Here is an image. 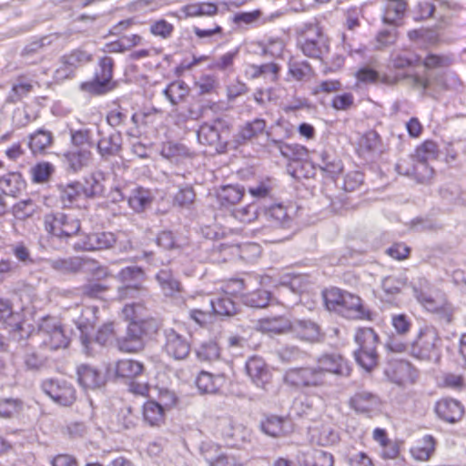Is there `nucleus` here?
<instances>
[{"label":"nucleus","instance_id":"nucleus-1","mask_svg":"<svg viewBox=\"0 0 466 466\" xmlns=\"http://www.w3.org/2000/svg\"><path fill=\"white\" fill-rule=\"evenodd\" d=\"M413 295L423 309L433 315L441 325H451L455 319L458 308L446 294L436 289L428 279H420L413 286Z\"/></svg>","mask_w":466,"mask_h":466},{"label":"nucleus","instance_id":"nucleus-2","mask_svg":"<svg viewBox=\"0 0 466 466\" xmlns=\"http://www.w3.org/2000/svg\"><path fill=\"white\" fill-rule=\"evenodd\" d=\"M441 338L437 329L431 325H425L419 329L415 338L410 344H390L391 350L402 352L408 350L411 356L422 360L438 359Z\"/></svg>","mask_w":466,"mask_h":466},{"label":"nucleus","instance_id":"nucleus-3","mask_svg":"<svg viewBox=\"0 0 466 466\" xmlns=\"http://www.w3.org/2000/svg\"><path fill=\"white\" fill-rule=\"evenodd\" d=\"M298 45L311 58L322 60L329 51V40L318 22L306 23L299 28Z\"/></svg>","mask_w":466,"mask_h":466},{"label":"nucleus","instance_id":"nucleus-4","mask_svg":"<svg viewBox=\"0 0 466 466\" xmlns=\"http://www.w3.org/2000/svg\"><path fill=\"white\" fill-rule=\"evenodd\" d=\"M379 337L370 328L359 329L355 334L358 349L354 351L356 362L365 370H372L378 364Z\"/></svg>","mask_w":466,"mask_h":466},{"label":"nucleus","instance_id":"nucleus-5","mask_svg":"<svg viewBox=\"0 0 466 466\" xmlns=\"http://www.w3.org/2000/svg\"><path fill=\"white\" fill-rule=\"evenodd\" d=\"M230 124L222 118L202 124L198 130L199 143L213 147L216 152L223 153L228 146Z\"/></svg>","mask_w":466,"mask_h":466},{"label":"nucleus","instance_id":"nucleus-6","mask_svg":"<svg viewBox=\"0 0 466 466\" xmlns=\"http://www.w3.org/2000/svg\"><path fill=\"white\" fill-rule=\"evenodd\" d=\"M95 309L87 308L83 310L82 316L86 318V320L79 319L76 321L77 328L80 330V339L86 354L92 353L91 344L93 342L98 343L103 346L109 341L114 335V329L112 323H106L103 325L96 332L95 339H91L88 335V329H93L95 326L94 319H90L89 316L94 319Z\"/></svg>","mask_w":466,"mask_h":466},{"label":"nucleus","instance_id":"nucleus-7","mask_svg":"<svg viewBox=\"0 0 466 466\" xmlns=\"http://www.w3.org/2000/svg\"><path fill=\"white\" fill-rule=\"evenodd\" d=\"M36 336L42 345L50 350L66 348L69 343L62 323L55 317L46 316L41 319Z\"/></svg>","mask_w":466,"mask_h":466},{"label":"nucleus","instance_id":"nucleus-8","mask_svg":"<svg viewBox=\"0 0 466 466\" xmlns=\"http://www.w3.org/2000/svg\"><path fill=\"white\" fill-rule=\"evenodd\" d=\"M46 231L57 238H69L80 230L79 219L71 212H52L44 218Z\"/></svg>","mask_w":466,"mask_h":466},{"label":"nucleus","instance_id":"nucleus-9","mask_svg":"<svg viewBox=\"0 0 466 466\" xmlns=\"http://www.w3.org/2000/svg\"><path fill=\"white\" fill-rule=\"evenodd\" d=\"M438 147L433 141L428 140L417 147L415 151L416 163L410 170L407 169L403 173L407 176L415 177L420 182H424L431 178L433 174V169L430 167L427 162L431 159L437 157Z\"/></svg>","mask_w":466,"mask_h":466},{"label":"nucleus","instance_id":"nucleus-10","mask_svg":"<svg viewBox=\"0 0 466 466\" xmlns=\"http://www.w3.org/2000/svg\"><path fill=\"white\" fill-rule=\"evenodd\" d=\"M315 369L321 385L325 384L327 374L349 377L351 372L348 361L341 355L335 353L321 355L318 359Z\"/></svg>","mask_w":466,"mask_h":466},{"label":"nucleus","instance_id":"nucleus-11","mask_svg":"<svg viewBox=\"0 0 466 466\" xmlns=\"http://www.w3.org/2000/svg\"><path fill=\"white\" fill-rule=\"evenodd\" d=\"M114 61L109 56H105L99 61V69L96 72L95 77L91 81L81 84L80 88L83 91L101 95L112 88L111 79Z\"/></svg>","mask_w":466,"mask_h":466},{"label":"nucleus","instance_id":"nucleus-12","mask_svg":"<svg viewBox=\"0 0 466 466\" xmlns=\"http://www.w3.org/2000/svg\"><path fill=\"white\" fill-rule=\"evenodd\" d=\"M41 388L47 396L61 406H70L76 399L74 386L65 380H46L42 382Z\"/></svg>","mask_w":466,"mask_h":466},{"label":"nucleus","instance_id":"nucleus-13","mask_svg":"<svg viewBox=\"0 0 466 466\" xmlns=\"http://www.w3.org/2000/svg\"><path fill=\"white\" fill-rule=\"evenodd\" d=\"M217 431L230 446H240L249 441V431L240 424H236L232 418H219L217 423Z\"/></svg>","mask_w":466,"mask_h":466},{"label":"nucleus","instance_id":"nucleus-14","mask_svg":"<svg viewBox=\"0 0 466 466\" xmlns=\"http://www.w3.org/2000/svg\"><path fill=\"white\" fill-rule=\"evenodd\" d=\"M283 380L287 385L296 389L322 386L315 367L289 369L285 372Z\"/></svg>","mask_w":466,"mask_h":466},{"label":"nucleus","instance_id":"nucleus-15","mask_svg":"<svg viewBox=\"0 0 466 466\" xmlns=\"http://www.w3.org/2000/svg\"><path fill=\"white\" fill-rule=\"evenodd\" d=\"M145 322L140 320L131 321L127 329L125 336L117 339V347L124 352H137L144 348Z\"/></svg>","mask_w":466,"mask_h":466},{"label":"nucleus","instance_id":"nucleus-16","mask_svg":"<svg viewBox=\"0 0 466 466\" xmlns=\"http://www.w3.org/2000/svg\"><path fill=\"white\" fill-rule=\"evenodd\" d=\"M165 351L175 360H184L190 352V342L186 334H181L174 329H166Z\"/></svg>","mask_w":466,"mask_h":466},{"label":"nucleus","instance_id":"nucleus-17","mask_svg":"<svg viewBox=\"0 0 466 466\" xmlns=\"http://www.w3.org/2000/svg\"><path fill=\"white\" fill-rule=\"evenodd\" d=\"M289 331L299 339L309 343L321 341L325 334L320 326L311 319H295Z\"/></svg>","mask_w":466,"mask_h":466},{"label":"nucleus","instance_id":"nucleus-18","mask_svg":"<svg viewBox=\"0 0 466 466\" xmlns=\"http://www.w3.org/2000/svg\"><path fill=\"white\" fill-rule=\"evenodd\" d=\"M116 241V237L111 232H95L75 243L74 249L76 251L106 249L112 248Z\"/></svg>","mask_w":466,"mask_h":466},{"label":"nucleus","instance_id":"nucleus-19","mask_svg":"<svg viewBox=\"0 0 466 466\" xmlns=\"http://www.w3.org/2000/svg\"><path fill=\"white\" fill-rule=\"evenodd\" d=\"M337 312L348 319H370V313L362 305L360 298L348 291L344 295Z\"/></svg>","mask_w":466,"mask_h":466},{"label":"nucleus","instance_id":"nucleus-20","mask_svg":"<svg viewBox=\"0 0 466 466\" xmlns=\"http://www.w3.org/2000/svg\"><path fill=\"white\" fill-rule=\"evenodd\" d=\"M267 122L263 118H255L251 121L246 122L241 126L238 133L234 136L233 143L235 147L245 145L248 142L258 138L262 134L266 133Z\"/></svg>","mask_w":466,"mask_h":466},{"label":"nucleus","instance_id":"nucleus-21","mask_svg":"<svg viewBox=\"0 0 466 466\" xmlns=\"http://www.w3.org/2000/svg\"><path fill=\"white\" fill-rule=\"evenodd\" d=\"M404 76H405L402 75L392 74L380 75L378 71L368 66L361 67L356 72V77L360 82L365 84H375L380 82L389 86H396Z\"/></svg>","mask_w":466,"mask_h":466},{"label":"nucleus","instance_id":"nucleus-22","mask_svg":"<svg viewBox=\"0 0 466 466\" xmlns=\"http://www.w3.org/2000/svg\"><path fill=\"white\" fill-rule=\"evenodd\" d=\"M435 411L443 420L454 423L462 418L464 408L457 400L444 398L436 403Z\"/></svg>","mask_w":466,"mask_h":466},{"label":"nucleus","instance_id":"nucleus-23","mask_svg":"<svg viewBox=\"0 0 466 466\" xmlns=\"http://www.w3.org/2000/svg\"><path fill=\"white\" fill-rule=\"evenodd\" d=\"M246 371L258 387L263 388L270 380L269 370L262 358H249L246 362Z\"/></svg>","mask_w":466,"mask_h":466},{"label":"nucleus","instance_id":"nucleus-24","mask_svg":"<svg viewBox=\"0 0 466 466\" xmlns=\"http://www.w3.org/2000/svg\"><path fill=\"white\" fill-rule=\"evenodd\" d=\"M176 397L171 395V402L166 403L165 406L157 401H147L143 406V420L151 427H160L165 421V407L175 404Z\"/></svg>","mask_w":466,"mask_h":466},{"label":"nucleus","instance_id":"nucleus-25","mask_svg":"<svg viewBox=\"0 0 466 466\" xmlns=\"http://www.w3.org/2000/svg\"><path fill=\"white\" fill-rule=\"evenodd\" d=\"M350 406L360 413L370 414L380 408V400L378 396L366 390H361L350 399Z\"/></svg>","mask_w":466,"mask_h":466},{"label":"nucleus","instance_id":"nucleus-26","mask_svg":"<svg viewBox=\"0 0 466 466\" xmlns=\"http://www.w3.org/2000/svg\"><path fill=\"white\" fill-rule=\"evenodd\" d=\"M291 321L283 316L261 319L256 321L254 329L268 335L283 334L289 331Z\"/></svg>","mask_w":466,"mask_h":466},{"label":"nucleus","instance_id":"nucleus-27","mask_svg":"<svg viewBox=\"0 0 466 466\" xmlns=\"http://www.w3.org/2000/svg\"><path fill=\"white\" fill-rule=\"evenodd\" d=\"M154 198V194L150 189L137 186L131 189L127 198V203L134 212L142 213L150 208Z\"/></svg>","mask_w":466,"mask_h":466},{"label":"nucleus","instance_id":"nucleus-28","mask_svg":"<svg viewBox=\"0 0 466 466\" xmlns=\"http://www.w3.org/2000/svg\"><path fill=\"white\" fill-rule=\"evenodd\" d=\"M76 374L78 382L84 389H98L105 383L103 374L90 365L82 364L78 366Z\"/></svg>","mask_w":466,"mask_h":466},{"label":"nucleus","instance_id":"nucleus-29","mask_svg":"<svg viewBox=\"0 0 466 466\" xmlns=\"http://www.w3.org/2000/svg\"><path fill=\"white\" fill-rule=\"evenodd\" d=\"M1 326L7 329L14 339H17L28 338L32 331V326L24 320L20 312L15 311H13Z\"/></svg>","mask_w":466,"mask_h":466},{"label":"nucleus","instance_id":"nucleus-30","mask_svg":"<svg viewBox=\"0 0 466 466\" xmlns=\"http://www.w3.org/2000/svg\"><path fill=\"white\" fill-rule=\"evenodd\" d=\"M387 374L394 383L402 385L413 381L415 370L408 361L396 360L390 364Z\"/></svg>","mask_w":466,"mask_h":466},{"label":"nucleus","instance_id":"nucleus-31","mask_svg":"<svg viewBox=\"0 0 466 466\" xmlns=\"http://www.w3.org/2000/svg\"><path fill=\"white\" fill-rule=\"evenodd\" d=\"M226 384V377L222 374L214 375L201 371L196 379V385L201 393L212 394L218 392Z\"/></svg>","mask_w":466,"mask_h":466},{"label":"nucleus","instance_id":"nucleus-32","mask_svg":"<svg viewBox=\"0 0 466 466\" xmlns=\"http://www.w3.org/2000/svg\"><path fill=\"white\" fill-rule=\"evenodd\" d=\"M25 188V181L18 172H9L0 177V190L5 196L17 198Z\"/></svg>","mask_w":466,"mask_h":466},{"label":"nucleus","instance_id":"nucleus-33","mask_svg":"<svg viewBox=\"0 0 466 466\" xmlns=\"http://www.w3.org/2000/svg\"><path fill=\"white\" fill-rule=\"evenodd\" d=\"M122 137L119 132H113L102 137L96 143V148L102 158L107 159L117 155L121 150Z\"/></svg>","mask_w":466,"mask_h":466},{"label":"nucleus","instance_id":"nucleus-34","mask_svg":"<svg viewBox=\"0 0 466 466\" xmlns=\"http://www.w3.org/2000/svg\"><path fill=\"white\" fill-rule=\"evenodd\" d=\"M52 143V133L46 129H38L29 136L28 147L34 156L44 155Z\"/></svg>","mask_w":466,"mask_h":466},{"label":"nucleus","instance_id":"nucleus-35","mask_svg":"<svg viewBox=\"0 0 466 466\" xmlns=\"http://www.w3.org/2000/svg\"><path fill=\"white\" fill-rule=\"evenodd\" d=\"M86 261V258L81 257H68L48 259L47 264L60 273H76L83 268Z\"/></svg>","mask_w":466,"mask_h":466},{"label":"nucleus","instance_id":"nucleus-36","mask_svg":"<svg viewBox=\"0 0 466 466\" xmlns=\"http://www.w3.org/2000/svg\"><path fill=\"white\" fill-rule=\"evenodd\" d=\"M435 447V439L431 435H425L410 448V452L414 460L419 461H426L434 453Z\"/></svg>","mask_w":466,"mask_h":466},{"label":"nucleus","instance_id":"nucleus-37","mask_svg":"<svg viewBox=\"0 0 466 466\" xmlns=\"http://www.w3.org/2000/svg\"><path fill=\"white\" fill-rule=\"evenodd\" d=\"M244 196V188L240 186L227 185L221 187L217 192V198L223 208H229L240 201Z\"/></svg>","mask_w":466,"mask_h":466},{"label":"nucleus","instance_id":"nucleus-38","mask_svg":"<svg viewBox=\"0 0 466 466\" xmlns=\"http://www.w3.org/2000/svg\"><path fill=\"white\" fill-rule=\"evenodd\" d=\"M160 289L165 296L173 297L181 290L180 282L174 277L168 268H163L156 275Z\"/></svg>","mask_w":466,"mask_h":466},{"label":"nucleus","instance_id":"nucleus-39","mask_svg":"<svg viewBox=\"0 0 466 466\" xmlns=\"http://www.w3.org/2000/svg\"><path fill=\"white\" fill-rule=\"evenodd\" d=\"M420 60V57L410 50L394 51L390 57L389 68L404 69L417 65Z\"/></svg>","mask_w":466,"mask_h":466},{"label":"nucleus","instance_id":"nucleus-40","mask_svg":"<svg viewBox=\"0 0 466 466\" xmlns=\"http://www.w3.org/2000/svg\"><path fill=\"white\" fill-rule=\"evenodd\" d=\"M317 165L322 172L330 177H334L342 170L341 161L334 154L328 151L319 153Z\"/></svg>","mask_w":466,"mask_h":466},{"label":"nucleus","instance_id":"nucleus-41","mask_svg":"<svg viewBox=\"0 0 466 466\" xmlns=\"http://www.w3.org/2000/svg\"><path fill=\"white\" fill-rule=\"evenodd\" d=\"M116 374L117 377L133 379L139 376L144 370L141 362L134 360H120L116 363Z\"/></svg>","mask_w":466,"mask_h":466},{"label":"nucleus","instance_id":"nucleus-42","mask_svg":"<svg viewBox=\"0 0 466 466\" xmlns=\"http://www.w3.org/2000/svg\"><path fill=\"white\" fill-rule=\"evenodd\" d=\"M404 0H388L383 15V21L386 24L398 25L406 11Z\"/></svg>","mask_w":466,"mask_h":466},{"label":"nucleus","instance_id":"nucleus-43","mask_svg":"<svg viewBox=\"0 0 466 466\" xmlns=\"http://www.w3.org/2000/svg\"><path fill=\"white\" fill-rule=\"evenodd\" d=\"M210 310L221 316H232L237 313V306L232 298L224 294L217 299H209Z\"/></svg>","mask_w":466,"mask_h":466},{"label":"nucleus","instance_id":"nucleus-44","mask_svg":"<svg viewBox=\"0 0 466 466\" xmlns=\"http://www.w3.org/2000/svg\"><path fill=\"white\" fill-rule=\"evenodd\" d=\"M163 94L173 106H176L186 99L189 88L183 81H173L163 90Z\"/></svg>","mask_w":466,"mask_h":466},{"label":"nucleus","instance_id":"nucleus-45","mask_svg":"<svg viewBox=\"0 0 466 466\" xmlns=\"http://www.w3.org/2000/svg\"><path fill=\"white\" fill-rule=\"evenodd\" d=\"M60 200L64 207H71L84 196L82 184L79 182L59 186Z\"/></svg>","mask_w":466,"mask_h":466},{"label":"nucleus","instance_id":"nucleus-46","mask_svg":"<svg viewBox=\"0 0 466 466\" xmlns=\"http://www.w3.org/2000/svg\"><path fill=\"white\" fill-rule=\"evenodd\" d=\"M208 466H243L242 459L234 452H220L215 457L203 452Z\"/></svg>","mask_w":466,"mask_h":466},{"label":"nucleus","instance_id":"nucleus-47","mask_svg":"<svg viewBox=\"0 0 466 466\" xmlns=\"http://www.w3.org/2000/svg\"><path fill=\"white\" fill-rule=\"evenodd\" d=\"M32 89L33 86L31 82L20 77L13 84L6 97V102L15 104L25 97Z\"/></svg>","mask_w":466,"mask_h":466},{"label":"nucleus","instance_id":"nucleus-48","mask_svg":"<svg viewBox=\"0 0 466 466\" xmlns=\"http://www.w3.org/2000/svg\"><path fill=\"white\" fill-rule=\"evenodd\" d=\"M104 175L101 172H96L86 178L85 184L82 185L84 196L91 198L101 195L104 191Z\"/></svg>","mask_w":466,"mask_h":466},{"label":"nucleus","instance_id":"nucleus-49","mask_svg":"<svg viewBox=\"0 0 466 466\" xmlns=\"http://www.w3.org/2000/svg\"><path fill=\"white\" fill-rule=\"evenodd\" d=\"M186 16H212L218 13V6L214 3H195L182 7Z\"/></svg>","mask_w":466,"mask_h":466},{"label":"nucleus","instance_id":"nucleus-50","mask_svg":"<svg viewBox=\"0 0 466 466\" xmlns=\"http://www.w3.org/2000/svg\"><path fill=\"white\" fill-rule=\"evenodd\" d=\"M68 167L73 171H78L87 166L91 158V152L88 150H76L65 154Z\"/></svg>","mask_w":466,"mask_h":466},{"label":"nucleus","instance_id":"nucleus-51","mask_svg":"<svg viewBox=\"0 0 466 466\" xmlns=\"http://www.w3.org/2000/svg\"><path fill=\"white\" fill-rule=\"evenodd\" d=\"M270 299V292L264 289H258L242 295L244 304L251 308H265L268 305Z\"/></svg>","mask_w":466,"mask_h":466},{"label":"nucleus","instance_id":"nucleus-52","mask_svg":"<svg viewBox=\"0 0 466 466\" xmlns=\"http://www.w3.org/2000/svg\"><path fill=\"white\" fill-rule=\"evenodd\" d=\"M260 429L270 437L278 438L283 436L285 434L284 420L278 416L268 417L261 422Z\"/></svg>","mask_w":466,"mask_h":466},{"label":"nucleus","instance_id":"nucleus-53","mask_svg":"<svg viewBox=\"0 0 466 466\" xmlns=\"http://www.w3.org/2000/svg\"><path fill=\"white\" fill-rule=\"evenodd\" d=\"M115 278L121 282L122 285L134 283L142 284L145 279L142 268L135 266L122 268Z\"/></svg>","mask_w":466,"mask_h":466},{"label":"nucleus","instance_id":"nucleus-54","mask_svg":"<svg viewBox=\"0 0 466 466\" xmlns=\"http://www.w3.org/2000/svg\"><path fill=\"white\" fill-rule=\"evenodd\" d=\"M24 403L20 399L6 398L0 400V417L9 419L18 415L23 410Z\"/></svg>","mask_w":466,"mask_h":466},{"label":"nucleus","instance_id":"nucleus-55","mask_svg":"<svg viewBox=\"0 0 466 466\" xmlns=\"http://www.w3.org/2000/svg\"><path fill=\"white\" fill-rule=\"evenodd\" d=\"M265 216L272 220L276 225L288 227L290 223V218L286 208L281 204H276L269 207L265 211Z\"/></svg>","mask_w":466,"mask_h":466},{"label":"nucleus","instance_id":"nucleus-56","mask_svg":"<svg viewBox=\"0 0 466 466\" xmlns=\"http://www.w3.org/2000/svg\"><path fill=\"white\" fill-rule=\"evenodd\" d=\"M347 291L341 290L338 288H330L323 291L322 296L329 310L336 311L341 305V300Z\"/></svg>","mask_w":466,"mask_h":466},{"label":"nucleus","instance_id":"nucleus-57","mask_svg":"<svg viewBox=\"0 0 466 466\" xmlns=\"http://www.w3.org/2000/svg\"><path fill=\"white\" fill-rule=\"evenodd\" d=\"M37 205L30 198L21 200L13 206V215L20 220L32 217L36 211Z\"/></svg>","mask_w":466,"mask_h":466},{"label":"nucleus","instance_id":"nucleus-58","mask_svg":"<svg viewBox=\"0 0 466 466\" xmlns=\"http://www.w3.org/2000/svg\"><path fill=\"white\" fill-rule=\"evenodd\" d=\"M147 291L140 283L126 284L117 288L116 299L124 300L146 295Z\"/></svg>","mask_w":466,"mask_h":466},{"label":"nucleus","instance_id":"nucleus-59","mask_svg":"<svg viewBox=\"0 0 466 466\" xmlns=\"http://www.w3.org/2000/svg\"><path fill=\"white\" fill-rule=\"evenodd\" d=\"M62 57L65 59V63L71 66L74 70L87 64L92 59V56L82 49H75L69 54L62 56Z\"/></svg>","mask_w":466,"mask_h":466},{"label":"nucleus","instance_id":"nucleus-60","mask_svg":"<svg viewBox=\"0 0 466 466\" xmlns=\"http://www.w3.org/2000/svg\"><path fill=\"white\" fill-rule=\"evenodd\" d=\"M404 285V282L396 277H387L383 279L381 288L384 292V299L390 301L391 298L399 294Z\"/></svg>","mask_w":466,"mask_h":466},{"label":"nucleus","instance_id":"nucleus-61","mask_svg":"<svg viewBox=\"0 0 466 466\" xmlns=\"http://www.w3.org/2000/svg\"><path fill=\"white\" fill-rule=\"evenodd\" d=\"M149 31L155 36L167 39L171 36L174 31V26L165 19H159L151 22Z\"/></svg>","mask_w":466,"mask_h":466},{"label":"nucleus","instance_id":"nucleus-62","mask_svg":"<svg viewBox=\"0 0 466 466\" xmlns=\"http://www.w3.org/2000/svg\"><path fill=\"white\" fill-rule=\"evenodd\" d=\"M198 360L205 361H212L219 357V348L215 342H207L200 345L197 350Z\"/></svg>","mask_w":466,"mask_h":466},{"label":"nucleus","instance_id":"nucleus-63","mask_svg":"<svg viewBox=\"0 0 466 466\" xmlns=\"http://www.w3.org/2000/svg\"><path fill=\"white\" fill-rule=\"evenodd\" d=\"M278 356L282 362L288 363L304 360L307 354L296 346H287L278 351Z\"/></svg>","mask_w":466,"mask_h":466},{"label":"nucleus","instance_id":"nucleus-64","mask_svg":"<svg viewBox=\"0 0 466 466\" xmlns=\"http://www.w3.org/2000/svg\"><path fill=\"white\" fill-rule=\"evenodd\" d=\"M289 72L294 79L301 81L311 76L312 69L306 62H292L289 64Z\"/></svg>","mask_w":466,"mask_h":466}]
</instances>
